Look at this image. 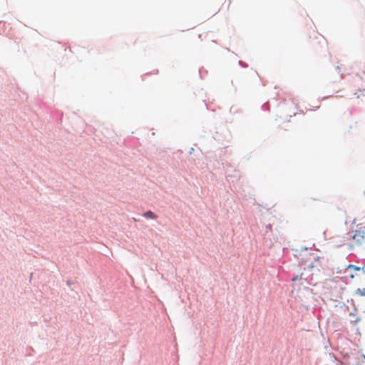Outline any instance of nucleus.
Segmentation results:
<instances>
[{
  "mask_svg": "<svg viewBox=\"0 0 365 365\" xmlns=\"http://www.w3.org/2000/svg\"><path fill=\"white\" fill-rule=\"evenodd\" d=\"M353 243L349 245L350 249H354L356 247H363L365 245V227H359L356 230L352 236Z\"/></svg>",
  "mask_w": 365,
  "mask_h": 365,
  "instance_id": "obj_1",
  "label": "nucleus"
},
{
  "mask_svg": "<svg viewBox=\"0 0 365 365\" xmlns=\"http://www.w3.org/2000/svg\"><path fill=\"white\" fill-rule=\"evenodd\" d=\"M360 272L365 274V265L363 267H357L354 264H349L346 267L344 271L345 274H346V278L350 280H354L356 277H359Z\"/></svg>",
  "mask_w": 365,
  "mask_h": 365,
  "instance_id": "obj_2",
  "label": "nucleus"
},
{
  "mask_svg": "<svg viewBox=\"0 0 365 365\" xmlns=\"http://www.w3.org/2000/svg\"><path fill=\"white\" fill-rule=\"evenodd\" d=\"M319 257L314 253L307 252L302 259V265L304 266V269H312L317 267Z\"/></svg>",
  "mask_w": 365,
  "mask_h": 365,
  "instance_id": "obj_3",
  "label": "nucleus"
},
{
  "mask_svg": "<svg viewBox=\"0 0 365 365\" xmlns=\"http://www.w3.org/2000/svg\"><path fill=\"white\" fill-rule=\"evenodd\" d=\"M361 81L362 79L361 78H358L355 82V87H356L359 91H364L365 89V83L364 85H360L359 83Z\"/></svg>",
  "mask_w": 365,
  "mask_h": 365,
  "instance_id": "obj_4",
  "label": "nucleus"
},
{
  "mask_svg": "<svg viewBox=\"0 0 365 365\" xmlns=\"http://www.w3.org/2000/svg\"><path fill=\"white\" fill-rule=\"evenodd\" d=\"M143 216L145 217L150 218V219H156L158 217V216L154 212H153L150 210L147 211L146 212H145L143 214Z\"/></svg>",
  "mask_w": 365,
  "mask_h": 365,
  "instance_id": "obj_5",
  "label": "nucleus"
},
{
  "mask_svg": "<svg viewBox=\"0 0 365 365\" xmlns=\"http://www.w3.org/2000/svg\"><path fill=\"white\" fill-rule=\"evenodd\" d=\"M355 293L357 296L365 297V288H358Z\"/></svg>",
  "mask_w": 365,
  "mask_h": 365,
  "instance_id": "obj_6",
  "label": "nucleus"
},
{
  "mask_svg": "<svg viewBox=\"0 0 365 365\" xmlns=\"http://www.w3.org/2000/svg\"><path fill=\"white\" fill-rule=\"evenodd\" d=\"M319 43H322V45L326 44L325 40L323 38H321V40L319 41Z\"/></svg>",
  "mask_w": 365,
  "mask_h": 365,
  "instance_id": "obj_7",
  "label": "nucleus"
},
{
  "mask_svg": "<svg viewBox=\"0 0 365 365\" xmlns=\"http://www.w3.org/2000/svg\"><path fill=\"white\" fill-rule=\"evenodd\" d=\"M298 279H299V277H298V276H297V277H294V278L292 279V281H296V280H297Z\"/></svg>",
  "mask_w": 365,
  "mask_h": 365,
  "instance_id": "obj_8",
  "label": "nucleus"
}]
</instances>
